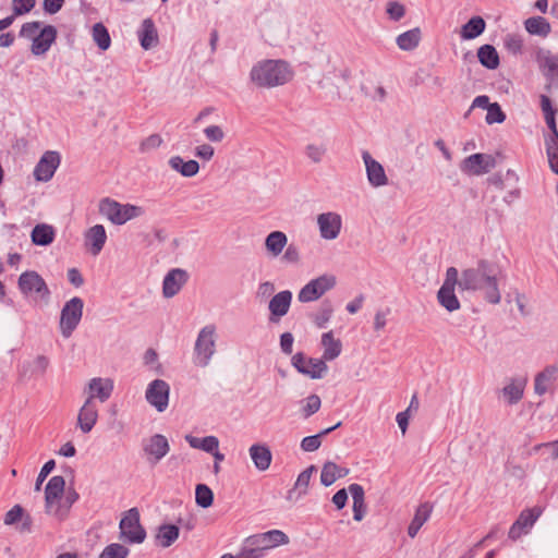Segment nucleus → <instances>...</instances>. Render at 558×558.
I'll return each mask as SVG.
<instances>
[{
  "mask_svg": "<svg viewBox=\"0 0 558 558\" xmlns=\"http://www.w3.org/2000/svg\"><path fill=\"white\" fill-rule=\"evenodd\" d=\"M558 366L548 365L535 376L534 390L535 393L542 396L547 392L549 384L556 380Z\"/></svg>",
  "mask_w": 558,
  "mask_h": 558,
  "instance_id": "29",
  "label": "nucleus"
},
{
  "mask_svg": "<svg viewBox=\"0 0 558 558\" xmlns=\"http://www.w3.org/2000/svg\"><path fill=\"white\" fill-rule=\"evenodd\" d=\"M336 286V277L331 275H323L307 282L298 294L301 303H308L318 300L327 291Z\"/></svg>",
  "mask_w": 558,
  "mask_h": 558,
  "instance_id": "9",
  "label": "nucleus"
},
{
  "mask_svg": "<svg viewBox=\"0 0 558 558\" xmlns=\"http://www.w3.org/2000/svg\"><path fill=\"white\" fill-rule=\"evenodd\" d=\"M179 527L174 524H162L158 527L156 535L161 547H170L179 537Z\"/></svg>",
  "mask_w": 558,
  "mask_h": 558,
  "instance_id": "39",
  "label": "nucleus"
},
{
  "mask_svg": "<svg viewBox=\"0 0 558 558\" xmlns=\"http://www.w3.org/2000/svg\"><path fill=\"white\" fill-rule=\"evenodd\" d=\"M315 471L316 468L314 465H310L307 469H305L299 474L294 487L288 493L289 499H291L295 493H298V496L306 494L312 474Z\"/></svg>",
  "mask_w": 558,
  "mask_h": 558,
  "instance_id": "42",
  "label": "nucleus"
},
{
  "mask_svg": "<svg viewBox=\"0 0 558 558\" xmlns=\"http://www.w3.org/2000/svg\"><path fill=\"white\" fill-rule=\"evenodd\" d=\"M141 46L145 49H151L157 46L158 33L155 23L151 19H145L142 22L141 28L137 32Z\"/></svg>",
  "mask_w": 558,
  "mask_h": 558,
  "instance_id": "25",
  "label": "nucleus"
},
{
  "mask_svg": "<svg viewBox=\"0 0 558 558\" xmlns=\"http://www.w3.org/2000/svg\"><path fill=\"white\" fill-rule=\"evenodd\" d=\"M525 379H512L502 388V395L509 404H517L523 397Z\"/></svg>",
  "mask_w": 558,
  "mask_h": 558,
  "instance_id": "35",
  "label": "nucleus"
},
{
  "mask_svg": "<svg viewBox=\"0 0 558 558\" xmlns=\"http://www.w3.org/2000/svg\"><path fill=\"white\" fill-rule=\"evenodd\" d=\"M305 156L314 163H319L323 161L326 153L327 147L324 144H307L305 146Z\"/></svg>",
  "mask_w": 558,
  "mask_h": 558,
  "instance_id": "50",
  "label": "nucleus"
},
{
  "mask_svg": "<svg viewBox=\"0 0 558 558\" xmlns=\"http://www.w3.org/2000/svg\"><path fill=\"white\" fill-rule=\"evenodd\" d=\"M84 302L81 298L74 296L69 300L61 310L60 330L64 338L71 337L78 326L83 316Z\"/></svg>",
  "mask_w": 558,
  "mask_h": 558,
  "instance_id": "7",
  "label": "nucleus"
},
{
  "mask_svg": "<svg viewBox=\"0 0 558 558\" xmlns=\"http://www.w3.org/2000/svg\"><path fill=\"white\" fill-rule=\"evenodd\" d=\"M250 457L254 466L264 472L269 469L272 461V453L269 447L265 444H254L248 449Z\"/></svg>",
  "mask_w": 558,
  "mask_h": 558,
  "instance_id": "24",
  "label": "nucleus"
},
{
  "mask_svg": "<svg viewBox=\"0 0 558 558\" xmlns=\"http://www.w3.org/2000/svg\"><path fill=\"white\" fill-rule=\"evenodd\" d=\"M114 385L110 378L94 377L88 383V397L86 400L94 401L98 399L106 402L112 395Z\"/></svg>",
  "mask_w": 558,
  "mask_h": 558,
  "instance_id": "20",
  "label": "nucleus"
},
{
  "mask_svg": "<svg viewBox=\"0 0 558 558\" xmlns=\"http://www.w3.org/2000/svg\"><path fill=\"white\" fill-rule=\"evenodd\" d=\"M106 241L107 233L102 225H95L85 232V246L94 256L102 251Z\"/></svg>",
  "mask_w": 558,
  "mask_h": 558,
  "instance_id": "22",
  "label": "nucleus"
},
{
  "mask_svg": "<svg viewBox=\"0 0 558 558\" xmlns=\"http://www.w3.org/2000/svg\"><path fill=\"white\" fill-rule=\"evenodd\" d=\"M349 474V469L339 466L335 462L328 461L323 465L320 473V482L324 486L332 485L338 478H342Z\"/></svg>",
  "mask_w": 558,
  "mask_h": 558,
  "instance_id": "27",
  "label": "nucleus"
},
{
  "mask_svg": "<svg viewBox=\"0 0 558 558\" xmlns=\"http://www.w3.org/2000/svg\"><path fill=\"white\" fill-rule=\"evenodd\" d=\"M340 426H341V422H338L336 425L325 428L316 435L304 437L301 440V445H300L301 449L305 452L316 451L322 445V438L324 436H327L328 434H330L331 432H333L335 429H337Z\"/></svg>",
  "mask_w": 558,
  "mask_h": 558,
  "instance_id": "36",
  "label": "nucleus"
},
{
  "mask_svg": "<svg viewBox=\"0 0 558 558\" xmlns=\"http://www.w3.org/2000/svg\"><path fill=\"white\" fill-rule=\"evenodd\" d=\"M119 538L129 544H142L146 538V531L140 521L137 508L129 509L122 517L120 523Z\"/></svg>",
  "mask_w": 558,
  "mask_h": 558,
  "instance_id": "6",
  "label": "nucleus"
},
{
  "mask_svg": "<svg viewBox=\"0 0 558 558\" xmlns=\"http://www.w3.org/2000/svg\"><path fill=\"white\" fill-rule=\"evenodd\" d=\"M17 284L25 296L37 294L41 299H47L50 295V291L44 278L34 270H27L21 274Z\"/></svg>",
  "mask_w": 558,
  "mask_h": 558,
  "instance_id": "11",
  "label": "nucleus"
},
{
  "mask_svg": "<svg viewBox=\"0 0 558 558\" xmlns=\"http://www.w3.org/2000/svg\"><path fill=\"white\" fill-rule=\"evenodd\" d=\"M524 27L531 35L546 37L550 33V24L543 16H533L524 21Z\"/></svg>",
  "mask_w": 558,
  "mask_h": 558,
  "instance_id": "37",
  "label": "nucleus"
},
{
  "mask_svg": "<svg viewBox=\"0 0 558 558\" xmlns=\"http://www.w3.org/2000/svg\"><path fill=\"white\" fill-rule=\"evenodd\" d=\"M65 481L61 475L52 476L45 488V508L48 514L63 520L68 515V510L62 509L60 499L64 493Z\"/></svg>",
  "mask_w": 558,
  "mask_h": 558,
  "instance_id": "5",
  "label": "nucleus"
},
{
  "mask_svg": "<svg viewBox=\"0 0 558 558\" xmlns=\"http://www.w3.org/2000/svg\"><path fill=\"white\" fill-rule=\"evenodd\" d=\"M332 314V306L330 302L325 301L322 303V306L317 314L314 317V323L317 327L324 328L326 324L329 322Z\"/></svg>",
  "mask_w": 558,
  "mask_h": 558,
  "instance_id": "51",
  "label": "nucleus"
},
{
  "mask_svg": "<svg viewBox=\"0 0 558 558\" xmlns=\"http://www.w3.org/2000/svg\"><path fill=\"white\" fill-rule=\"evenodd\" d=\"M264 535L266 536L267 542L270 544L272 548L289 543V537L287 536L286 533H283L280 530H270L268 532H265Z\"/></svg>",
  "mask_w": 558,
  "mask_h": 558,
  "instance_id": "53",
  "label": "nucleus"
},
{
  "mask_svg": "<svg viewBox=\"0 0 558 558\" xmlns=\"http://www.w3.org/2000/svg\"><path fill=\"white\" fill-rule=\"evenodd\" d=\"M185 440L194 449H201L205 452L215 451L219 448V440L216 436H206L204 438H197L192 435H186Z\"/></svg>",
  "mask_w": 558,
  "mask_h": 558,
  "instance_id": "41",
  "label": "nucleus"
},
{
  "mask_svg": "<svg viewBox=\"0 0 558 558\" xmlns=\"http://www.w3.org/2000/svg\"><path fill=\"white\" fill-rule=\"evenodd\" d=\"M24 509L20 505L13 506L4 515V524L13 525L22 520Z\"/></svg>",
  "mask_w": 558,
  "mask_h": 558,
  "instance_id": "58",
  "label": "nucleus"
},
{
  "mask_svg": "<svg viewBox=\"0 0 558 558\" xmlns=\"http://www.w3.org/2000/svg\"><path fill=\"white\" fill-rule=\"evenodd\" d=\"M322 345L324 347L323 359L324 362L337 359L342 351V343L339 339L333 337L332 331L323 333Z\"/></svg>",
  "mask_w": 558,
  "mask_h": 558,
  "instance_id": "30",
  "label": "nucleus"
},
{
  "mask_svg": "<svg viewBox=\"0 0 558 558\" xmlns=\"http://www.w3.org/2000/svg\"><path fill=\"white\" fill-rule=\"evenodd\" d=\"M485 27L486 23L482 16H473L462 26L461 37L474 39L484 33Z\"/></svg>",
  "mask_w": 558,
  "mask_h": 558,
  "instance_id": "38",
  "label": "nucleus"
},
{
  "mask_svg": "<svg viewBox=\"0 0 558 558\" xmlns=\"http://www.w3.org/2000/svg\"><path fill=\"white\" fill-rule=\"evenodd\" d=\"M293 76L289 64L282 60H263L253 65L251 81L258 87L271 88L288 83Z\"/></svg>",
  "mask_w": 558,
  "mask_h": 558,
  "instance_id": "2",
  "label": "nucleus"
},
{
  "mask_svg": "<svg viewBox=\"0 0 558 558\" xmlns=\"http://www.w3.org/2000/svg\"><path fill=\"white\" fill-rule=\"evenodd\" d=\"M477 58L480 63L489 70H495L499 66V54L496 48L492 45H483L477 50Z\"/></svg>",
  "mask_w": 558,
  "mask_h": 558,
  "instance_id": "34",
  "label": "nucleus"
},
{
  "mask_svg": "<svg viewBox=\"0 0 558 558\" xmlns=\"http://www.w3.org/2000/svg\"><path fill=\"white\" fill-rule=\"evenodd\" d=\"M54 468H56V462H54V460H49V461H47V462L43 465V468H41V470H40V472H39V474H38V476H37V480H36V485H35V489H36V490H39V489H40V485H41V484H43V482L47 478V476L52 472V470H53Z\"/></svg>",
  "mask_w": 558,
  "mask_h": 558,
  "instance_id": "61",
  "label": "nucleus"
},
{
  "mask_svg": "<svg viewBox=\"0 0 558 558\" xmlns=\"http://www.w3.org/2000/svg\"><path fill=\"white\" fill-rule=\"evenodd\" d=\"M54 229L50 225L40 223L34 227L31 238L32 242L36 245L47 246L54 240Z\"/></svg>",
  "mask_w": 558,
  "mask_h": 558,
  "instance_id": "33",
  "label": "nucleus"
},
{
  "mask_svg": "<svg viewBox=\"0 0 558 558\" xmlns=\"http://www.w3.org/2000/svg\"><path fill=\"white\" fill-rule=\"evenodd\" d=\"M433 507L428 502L421 504L415 511V514L408 526V535L414 538L424 523L429 519Z\"/></svg>",
  "mask_w": 558,
  "mask_h": 558,
  "instance_id": "28",
  "label": "nucleus"
},
{
  "mask_svg": "<svg viewBox=\"0 0 558 558\" xmlns=\"http://www.w3.org/2000/svg\"><path fill=\"white\" fill-rule=\"evenodd\" d=\"M539 101L547 126L549 130L557 129L555 118L557 110L553 107L550 98L546 95H541Z\"/></svg>",
  "mask_w": 558,
  "mask_h": 558,
  "instance_id": "45",
  "label": "nucleus"
},
{
  "mask_svg": "<svg viewBox=\"0 0 558 558\" xmlns=\"http://www.w3.org/2000/svg\"><path fill=\"white\" fill-rule=\"evenodd\" d=\"M362 158L365 163L367 180L373 187L384 186L388 183L384 167L375 160L368 151L362 153Z\"/></svg>",
  "mask_w": 558,
  "mask_h": 558,
  "instance_id": "19",
  "label": "nucleus"
},
{
  "mask_svg": "<svg viewBox=\"0 0 558 558\" xmlns=\"http://www.w3.org/2000/svg\"><path fill=\"white\" fill-rule=\"evenodd\" d=\"M168 162L171 169L186 178H192L199 171V163L196 160L184 161L182 157L173 156Z\"/></svg>",
  "mask_w": 558,
  "mask_h": 558,
  "instance_id": "31",
  "label": "nucleus"
},
{
  "mask_svg": "<svg viewBox=\"0 0 558 558\" xmlns=\"http://www.w3.org/2000/svg\"><path fill=\"white\" fill-rule=\"evenodd\" d=\"M187 279L189 275L184 269L173 268L168 271L162 281L163 296L170 299L177 295L186 283Z\"/></svg>",
  "mask_w": 558,
  "mask_h": 558,
  "instance_id": "18",
  "label": "nucleus"
},
{
  "mask_svg": "<svg viewBox=\"0 0 558 558\" xmlns=\"http://www.w3.org/2000/svg\"><path fill=\"white\" fill-rule=\"evenodd\" d=\"M282 260L289 264H298L300 260L299 247L294 244L288 245L282 255Z\"/></svg>",
  "mask_w": 558,
  "mask_h": 558,
  "instance_id": "64",
  "label": "nucleus"
},
{
  "mask_svg": "<svg viewBox=\"0 0 558 558\" xmlns=\"http://www.w3.org/2000/svg\"><path fill=\"white\" fill-rule=\"evenodd\" d=\"M265 555L260 551V548H257L255 545L248 544V539H245V543L236 558H263Z\"/></svg>",
  "mask_w": 558,
  "mask_h": 558,
  "instance_id": "54",
  "label": "nucleus"
},
{
  "mask_svg": "<svg viewBox=\"0 0 558 558\" xmlns=\"http://www.w3.org/2000/svg\"><path fill=\"white\" fill-rule=\"evenodd\" d=\"M162 142L163 141L159 134H151L141 143L140 150L142 153L150 151L153 149L160 147Z\"/></svg>",
  "mask_w": 558,
  "mask_h": 558,
  "instance_id": "57",
  "label": "nucleus"
},
{
  "mask_svg": "<svg viewBox=\"0 0 558 558\" xmlns=\"http://www.w3.org/2000/svg\"><path fill=\"white\" fill-rule=\"evenodd\" d=\"M456 286H458V269L456 267H449L446 271L442 286L437 292L439 304L448 312L458 311L461 306L454 293Z\"/></svg>",
  "mask_w": 558,
  "mask_h": 558,
  "instance_id": "8",
  "label": "nucleus"
},
{
  "mask_svg": "<svg viewBox=\"0 0 558 558\" xmlns=\"http://www.w3.org/2000/svg\"><path fill=\"white\" fill-rule=\"evenodd\" d=\"M348 490L353 499V519L360 522L363 520L366 512L364 488L362 487V485L353 483L349 485Z\"/></svg>",
  "mask_w": 558,
  "mask_h": 558,
  "instance_id": "26",
  "label": "nucleus"
},
{
  "mask_svg": "<svg viewBox=\"0 0 558 558\" xmlns=\"http://www.w3.org/2000/svg\"><path fill=\"white\" fill-rule=\"evenodd\" d=\"M170 386L163 379L153 380L145 392L147 402L158 412H163L169 404Z\"/></svg>",
  "mask_w": 558,
  "mask_h": 558,
  "instance_id": "12",
  "label": "nucleus"
},
{
  "mask_svg": "<svg viewBox=\"0 0 558 558\" xmlns=\"http://www.w3.org/2000/svg\"><path fill=\"white\" fill-rule=\"evenodd\" d=\"M144 452L148 456V462L157 464L170 450L168 439L160 434L153 435L143 445Z\"/></svg>",
  "mask_w": 558,
  "mask_h": 558,
  "instance_id": "17",
  "label": "nucleus"
},
{
  "mask_svg": "<svg viewBox=\"0 0 558 558\" xmlns=\"http://www.w3.org/2000/svg\"><path fill=\"white\" fill-rule=\"evenodd\" d=\"M57 28L46 25L37 36L33 38L31 50L35 56L45 54L57 38Z\"/></svg>",
  "mask_w": 558,
  "mask_h": 558,
  "instance_id": "21",
  "label": "nucleus"
},
{
  "mask_svg": "<svg viewBox=\"0 0 558 558\" xmlns=\"http://www.w3.org/2000/svg\"><path fill=\"white\" fill-rule=\"evenodd\" d=\"M195 501L202 508H208L213 505L214 494L205 484H198L195 488Z\"/></svg>",
  "mask_w": 558,
  "mask_h": 558,
  "instance_id": "47",
  "label": "nucleus"
},
{
  "mask_svg": "<svg viewBox=\"0 0 558 558\" xmlns=\"http://www.w3.org/2000/svg\"><path fill=\"white\" fill-rule=\"evenodd\" d=\"M205 136L211 142H221L225 133L219 125H209L204 129Z\"/></svg>",
  "mask_w": 558,
  "mask_h": 558,
  "instance_id": "63",
  "label": "nucleus"
},
{
  "mask_svg": "<svg viewBox=\"0 0 558 558\" xmlns=\"http://www.w3.org/2000/svg\"><path fill=\"white\" fill-rule=\"evenodd\" d=\"M287 242L288 239L283 232L272 231L267 235L265 246L274 256H278L287 245Z\"/></svg>",
  "mask_w": 558,
  "mask_h": 558,
  "instance_id": "40",
  "label": "nucleus"
},
{
  "mask_svg": "<svg viewBox=\"0 0 558 558\" xmlns=\"http://www.w3.org/2000/svg\"><path fill=\"white\" fill-rule=\"evenodd\" d=\"M387 14L392 21H400L405 15V8L398 1H390L387 3Z\"/></svg>",
  "mask_w": 558,
  "mask_h": 558,
  "instance_id": "55",
  "label": "nucleus"
},
{
  "mask_svg": "<svg viewBox=\"0 0 558 558\" xmlns=\"http://www.w3.org/2000/svg\"><path fill=\"white\" fill-rule=\"evenodd\" d=\"M93 39L100 50H107L111 45L109 32L102 23L93 26Z\"/></svg>",
  "mask_w": 558,
  "mask_h": 558,
  "instance_id": "43",
  "label": "nucleus"
},
{
  "mask_svg": "<svg viewBox=\"0 0 558 558\" xmlns=\"http://www.w3.org/2000/svg\"><path fill=\"white\" fill-rule=\"evenodd\" d=\"M458 287L461 291H482L490 304L501 301L497 276L487 259H480L474 268L463 269L461 277H458Z\"/></svg>",
  "mask_w": 558,
  "mask_h": 558,
  "instance_id": "1",
  "label": "nucleus"
},
{
  "mask_svg": "<svg viewBox=\"0 0 558 558\" xmlns=\"http://www.w3.org/2000/svg\"><path fill=\"white\" fill-rule=\"evenodd\" d=\"M216 327L206 325L203 327L196 338L194 345V364L199 367L209 365L211 357L216 352Z\"/></svg>",
  "mask_w": 558,
  "mask_h": 558,
  "instance_id": "3",
  "label": "nucleus"
},
{
  "mask_svg": "<svg viewBox=\"0 0 558 558\" xmlns=\"http://www.w3.org/2000/svg\"><path fill=\"white\" fill-rule=\"evenodd\" d=\"M247 539H248V544L255 545L257 548H260V551L264 553V555L266 554V551L268 549L272 548L270 546V544L267 542V538L264 535V533L252 535V536L247 537Z\"/></svg>",
  "mask_w": 558,
  "mask_h": 558,
  "instance_id": "62",
  "label": "nucleus"
},
{
  "mask_svg": "<svg viewBox=\"0 0 558 558\" xmlns=\"http://www.w3.org/2000/svg\"><path fill=\"white\" fill-rule=\"evenodd\" d=\"M35 7V0H12L14 17L28 13Z\"/></svg>",
  "mask_w": 558,
  "mask_h": 558,
  "instance_id": "56",
  "label": "nucleus"
},
{
  "mask_svg": "<svg viewBox=\"0 0 558 558\" xmlns=\"http://www.w3.org/2000/svg\"><path fill=\"white\" fill-rule=\"evenodd\" d=\"M502 43L505 49L513 56L520 54L523 50V39L519 34H506L502 38Z\"/></svg>",
  "mask_w": 558,
  "mask_h": 558,
  "instance_id": "46",
  "label": "nucleus"
},
{
  "mask_svg": "<svg viewBox=\"0 0 558 558\" xmlns=\"http://www.w3.org/2000/svg\"><path fill=\"white\" fill-rule=\"evenodd\" d=\"M542 65L547 70V75L558 76V56H547L543 59Z\"/></svg>",
  "mask_w": 558,
  "mask_h": 558,
  "instance_id": "60",
  "label": "nucleus"
},
{
  "mask_svg": "<svg viewBox=\"0 0 558 558\" xmlns=\"http://www.w3.org/2000/svg\"><path fill=\"white\" fill-rule=\"evenodd\" d=\"M292 302V292L283 290L275 294L268 304L269 322L279 323L281 317L288 314Z\"/></svg>",
  "mask_w": 558,
  "mask_h": 558,
  "instance_id": "16",
  "label": "nucleus"
},
{
  "mask_svg": "<svg viewBox=\"0 0 558 558\" xmlns=\"http://www.w3.org/2000/svg\"><path fill=\"white\" fill-rule=\"evenodd\" d=\"M60 162L61 157L58 151L47 150L44 153L34 169V177L36 181L48 182L51 180Z\"/></svg>",
  "mask_w": 558,
  "mask_h": 558,
  "instance_id": "14",
  "label": "nucleus"
},
{
  "mask_svg": "<svg viewBox=\"0 0 558 558\" xmlns=\"http://www.w3.org/2000/svg\"><path fill=\"white\" fill-rule=\"evenodd\" d=\"M99 213L107 217L112 223L123 225L142 215L143 210L135 205H122L113 199L104 198L99 203Z\"/></svg>",
  "mask_w": 558,
  "mask_h": 558,
  "instance_id": "4",
  "label": "nucleus"
},
{
  "mask_svg": "<svg viewBox=\"0 0 558 558\" xmlns=\"http://www.w3.org/2000/svg\"><path fill=\"white\" fill-rule=\"evenodd\" d=\"M317 225L323 239L335 240L340 234L342 219L337 213H323L317 216Z\"/></svg>",
  "mask_w": 558,
  "mask_h": 558,
  "instance_id": "15",
  "label": "nucleus"
},
{
  "mask_svg": "<svg viewBox=\"0 0 558 558\" xmlns=\"http://www.w3.org/2000/svg\"><path fill=\"white\" fill-rule=\"evenodd\" d=\"M98 420V409L95 401L85 400L83 407L78 411L77 425L80 429L87 434L96 425Z\"/></svg>",
  "mask_w": 558,
  "mask_h": 558,
  "instance_id": "23",
  "label": "nucleus"
},
{
  "mask_svg": "<svg viewBox=\"0 0 558 558\" xmlns=\"http://www.w3.org/2000/svg\"><path fill=\"white\" fill-rule=\"evenodd\" d=\"M539 515L541 510L538 508L526 509L520 513L515 522L529 533Z\"/></svg>",
  "mask_w": 558,
  "mask_h": 558,
  "instance_id": "44",
  "label": "nucleus"
},
{
  "mask_svg": "<svg viewBox=\"0 0 558 558\" xmlns=\"http://www.w3.org/2000/svg\"><path fill=\"white\" fill-rule=\"evenodd\" d=\"M506 120V114L497 102L489 106L485 121L487 124L502 123Z\"/></svg>",
  "mask_w": 558,
  "mask_h": 558,
  "instance_id": "52",
  "label": "nucleus"
},
{
  "mask_svg": "<svg viewBox=\"0 0 558 558\" xmlns=\"http://www.w3.org/2000/svg\"><path fill=\"white\" fill-rule=\"evenodd\" d=\"M292 365L296 371L312 379H320L328 371L324 360L306 357L304 353L298 352L291 359Z\"/></svg>",
  "mask_w": 558,
  "mask_h": 558,
  "instance_id": "10",
  "label": "nucleus"
},
{
  "mask_svg": "<svg viewBox=\"0 0 558 558\" xmlns=\"http://www.w3.org/2000/svg\"><path fill=\"white\" fill-rule=\"evenodd\" d=\"M496 167V160L492 155L476 153L466 157L461 163V171L472 175L488 173Z\"/></svg>",
  "mask_w": 558,
  "mask_h": 558,
  "instance_id": "13",
  "label": "nucleus"
},
{
  "mask_svg": "<svg viewBox=\"0 0 558 558\" xmlns=\"http://www.w3.org/2000/svg\"><path fill=\"white\" fill-rule=\"evenodd\" d=\"M41 23L38 21L24 23L20 31V36L25 38H34L40 28Z\"/></svg>",
  "mask_w": 558,
  "mask_h": 558,
  "instance_id": "59",
  "label": "nucleus"
},
{
  "mask_svg": "<svg viewBox=\"0 0 558 558\" xmlns=\"http://www.w3.org/2000/svg\"><path fill=\"white\" fill-rule=\"evenodd\" d=\"M129 554L128 547L119 543H112L104 548L99 558H126Z\"/></svg>",
  "mask_w": 558,
  "mask_h": 558,
  "instance_id": "48",
  "label": "nucleus"
},
{
  "mask_svg": "<svg viewBox=\"0 0 558 558\" xmlns=\"http://www.w3.org/2000/svg\"><path fill=\"white\" fill-rule=\"evenodd\" d=\"M421 39L422 32L420 27H414L398 35L396 38V44L399 49L403 51H412L420 45Z\"/></svg>",
  "mask_w": 558,
  "mask_h": 558,
  "instance_id": "32",
  "label": "nucleus"
},
{
  "mask_svg": "<svg viewBox=\"0 0 558 558\" xmlns=\"http://www.w3.org/2000/svg\"><path fill=\"white\" fill-rule=\"evenodd\" d=\"M302 402L303 405L301 409V413L303 418H308L310 416L318 412L322 405V400L317 395H311Z\"/></svg>",
  "mask_w": 558,
  "mask_h": 558,
  "instance_id": "49",
  "label": "nucleus"
}]
</instances>
